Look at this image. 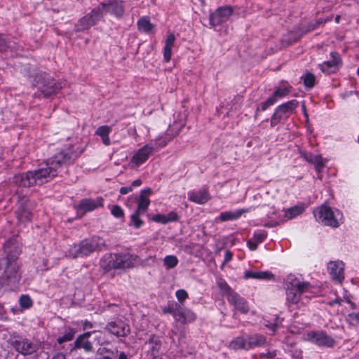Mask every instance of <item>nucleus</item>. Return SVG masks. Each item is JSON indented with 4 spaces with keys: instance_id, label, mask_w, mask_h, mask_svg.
Returning a JSON list of instances; mask_svg holds the SVG:
<instances>
[{
    "instance_id": "f257e3e1",
    "label": "nucleus",
    "mask_w": 359,
    "mask_h": 359,
    "mask_svg": "<svg viewBox=\"0 0 359 359\" xmlns=\"http://www.w3.org/2000/svg\"><path fill=\"white\" fill-rule=\"evenodd\" d=\"M77 157V154L71 149L63 150L40 164L38 169L15 175L13 182L18 186L23 187L41 184L43 180L56 176L59 168L72 163Z\"/></svg>"
},
{
    "instance_id": "f03ea898",
    "label": "nucleus",
    "mask_w": 359,
    "mask_h": 359,
    "mask_svg": "<svg viewBox=\"0 0 359 359\" xmlns=\"http://www.w3.org/2000/svg\"><path fill=\"white\" fill-rule=\"evenodd\" d=\"M21 252L17 238H11L4 245L5 257L0 259V271L4 269L0 276V287L5 290H14L21 278L20 264L18 262Z\"/></svg>"
},
{
    "instance_id": "7ed1b4c3",
    "label": "nucleus",
    "mask_w": 359,
    "mask_h": 359,
    "mask_svg": "<svg viewBox=\"0 0 359 359\" xmlns=\"http://www.w3.org/2000/svg\"><path fill=\"white\" fill-rule=\"evenodd\" d=\"M104 249H106L105 241L100 237L93 236L70 246L68 256L73 259L83 258Z\"/></svg>"
},
{
    "instance_id": "20e7f679",
    "label": "nucleus",
    "mask_w": 359,
    "mask_h": 359,
    "mask_svg": "<svg viewBox=\"0 0 359 359\" xmlns=\"http://www.w3.org/2000/svg\"><path fill=\"white\" fill-rule=\"evenodd\" d=\"M32 85L37 88L41 95L43 97H49L55 94L62 88L60 83L45 72H38L32 76L31 80Z\"/></svg>"
},
{
    "instance_id": "39448f33",
    "label": "nucleus",
    "mask_w": 359,
    "mask_h": 359,
    "mask_svg": "<svg viewBox=\"0 0 359 359\" xmlns=\"http://www.w3.org/2000/svg\"><path fill=\"white\" fill-rule=\"evenodd\" d=\"M285 281L287 300L293 304L298 303L301 294L309 290V283L302 282L293 274L287 276Z\"/></svg>"
},
{
    "instance_id": "423d86ee",
    "label": "nucleus",
    "mask_w": 359,
    "mask_h": 359,
    "mask_svg": "<svg viewBox=\"0 0 359 359\" xmlns=\"http://www.w3.org/2000/svg\"><path fill=\"white\" fill-rule=\"evenodd\" d=\"M298 105L297 100H292L278 106L271 116V126L274 127L281 121H286Z\"/></svg>"
},
{
    "instance_id": "0eeeda50",
    "label": "nucleus",
    "mask_w": 359,
    "mask_h": 359,
    "mask_svg": "<svg viewBox=\"0 0 359 359\" xmlns=\"http://www.w3.org/2000/svg\"><path fill=\"white\" fill-rule=\"evenodd\" d=\"M9 344L18 353L27 355H31L36 352L37 348L36 346L27 339L21 336H13L9 339Z\"/></svg>"
},
{
    "instance_id": "6e6552de",
    "label": "nucleus",
    "mask_w": 359,
    "mask_h": 359,
    "mask_svg": "<svg viewBox=\"0 0 359 359\" xmlns=\"http://www.w3.org/2000/svg\"><path fill=\"white\" fill-rule=\"evenodd\" d=\"M102 17V8L97 6L94 8L90 13L86 15L81 18L76 25V31L83 32L88 29L90 27L95 25Z\"/></svg>"
},
{
    "instance_id": "1a4fd4ad",
    "label": "nucleus",
    "mask_w": 359,
    "mask_h": 359,
    "mask_svg": "<svg viewBox=\"0 0 359 359\" xmlns=\"http://www.w3.org/2000/svg\"><path fill=\"white\" fill-rule=\"evenodd\" d=\"M316 220L324 223L325 225L337 227L339 223L330 207L322 205L313 212Z\"/></svg>"
},
{
    "instance_id": "9d476101",
    "label": "nucleus",
    "mask_w": 359,
    "mask_h": 359,
    "mask_svg": "<svg viewBox=\"0 0 359 359\" xmlns=\"http://www.w3.org/2000/svg\"><path fill=\"white\" fill-rule=\"evenodd\" d=\"M306 339L318 346L332 348L336 341L326 332L323 331H311L306 334Z\"/></svg>"
},
{
    "instance_id": "9b49d317",
    "label": "nucleus",
    "mask_w": 359,
    "mask_h": 359,
    "mask_svg": "<svg viewBox=\"0 0 359 359\" xmlns=\"http://www.w3.org/2000/svg\"><path fill=\"white\" fill-rule=\"evenodd\" d=\"M136 257L130 254H116L111 257L109 266L113 269H126L133 267Z\"/></svg>"
},
{
    "instance_id": "f8f14e48",
    "label": "nucleus",
    "mask_w": 359,
    "mask_h": 359,
    "mask_svg": "<svg viewBox=\"0 0 359 359\" xmlns=\"http://www.w3.org/2000/svg\"><path fill=\"white\" fill-rule=\"evenodd\" d=\"M233 12V7L224 6L219 7L210 15V24L212 27L220 25L226 22Z\"/></svg>"
},
{
    "instance_id": "ddd939ff",
    "label": "nucleus",
    "mask_w": 359,
    "mask_h": 359,
    "mask_svg": "<svg viewBox=\"0 0 359 359\" xmlns=\"http://www.w3.org/2000/svg\"><path fill=\"white\" fill-rule=\"evenodd\" d=\"M34 203L29 199L22 198L18 203L16 215L18 220L22 223L29 222L32 219Z\"/></svg>"
},
{
    "instance_id": "4468645a",
    "label": "nucleus",
    "mask_w": 359,
    "mask_h": 359,
    "mask_svg": "<svg viewBox=\"0 0 359 359\" xmlns=\"http://www.w3.org/2000/svg\"><path fill=\"white\" fill-rule=\"evenodd\" d=\"M105 330L117 337H125L130 332L129 325L121 319L109 322Z\"/></svg>"
},
{
    "instance_id": "2eb2a0df",
    "label": "nucleus",
    "mask_w": 359,
    "mask_h": 359,
    "mask_svg": "<svg viewBox=\"0 0 359 359\" xmlns=\"http://www.w3.org/2000/svg\"><path fill=\"white\" fill-rule=\"evenodd\" d=\"M331 60L325 61L319 65V68L325 74H331L337 71L339 66L341 64V60L337 52H331Z\"/></svg>"
},
{
    "instance_id": "dca6fc26",
    "label": "nucleus",
    "mask_w": 359,
    "mask_h": 359,
    "mask_svg": "<svg viewBox=\"0 0 359 359\" xmlns=\"http://www.w3.org/2000/svg\"><path fill=\"white\" fill-rule=\"evenodd\" d=\"M344 263L341 261H331L327 264V270L332 280L341 283L344 276Z\"/></svg>"
},
{
    "instance_id": "f3484780",
    "label": "nucleus",
    "mask_w": 359,
    "mask_h": 359,
    "mask_svg": "<svg viewBox=\"0 0 359 359\" xmlns=\"http://www.w3.org/2000/svg\"><path fill=\"white\" fill-rule=\"evenodd\" d=\"M92 335V332H86L78 336L74 341V349H83L86 353L93 351V346L89 338Z\"/></svg>"
},
{
    "instance_id": "a211bd4d",
    "label": "nucleus",
    "mask_w": 359,
    "mask_h": 359,
    "mask_svg": "<svg viewBox=\"0 0 359 359\" xmlns=\"http://www.w3.org/2000/svg\"><path fill=\"white\" fill-rule=\"evenodd\" d=\"M175 320L182 324H187L194 322L196 318V315L189 309H183L180 304L178 309L175 313Z\"/></svg>"
},
{
    "instance_id": "6ab92c4d",
    "label": "nucleus",
    "mask_w": 359,
    "mask_h": 359,
    "mask_svg": "<svg viewBox=\"0 0 359 359\" xmlns=\"http://www.w3.org/2000/svg\"><path fill=\"white\" fill-rule=\"evenodd\" d=\"M98 6L101 7L102 12L103 10H106L118 17L122 16L124 13L123 1L120 0H109V2H103Z\"/></svg>"
},
{
    "instance_id": "aec40b11",
    "label": "nucleus",
    "mask_w": 359,
    "mask_h": 359,
    "mask_svg": "<svg viewBox=\"0 0 359 359\" xmlns=\"http://www.w3.org/2000/svg\"><path fill=\"white\" fill-rule=\"evenodd\" d=\"M103 199L97 198V199L84 198L80 201L79 205L76 207L77 211H83L82 215L88 211H92L98 207H102Z\"/></svg>"
},
{
    "instance_id": "412c9836",
    "label": "nucleus",
    "mask_w": 359,
    "mask_h": 359,
    "mask_svg": "<svg viewBox=\"0 0 359 359\" xmlns=\"http://www.w3.org/2000/svg\"><path fill=\"white\" fill-rule=\"evenodd\" d=\"M228 302L233 305L235 309L243 313H247L249 311V306L246 300L241 297L238 293H231L227 299Z\"/></svg>"
},
{
    "instance_id": "4be33fe9",
    "label": "nucleus",
    "mask_w": 359,
    "mask_h": 359,
    "mask_svg": "<svg viewBox=\"0 0 359 359\" xmlns=\"http://www.w3.org/2000/svg\"><path fill=\"white\" fill-rule=\"evenodd\" d=\"M153 148L149 145H145L140 149L132 157L131 162L136 166L144 163L152 153Z\"/></svg>"
},
{
    "instance_id": "5701e85b",
    "label": "nucleus",
    "mask_w": 359,
    "mask_h": 359,
    "mask_svg": "<svg viewBox=\"0 0 359 359\" xmlns=\"http://www.w3.org/2000/svg\"><path fill=\"white\" fill-rule=\"evenodd\" d=\"M188 198L189 201L198 204H204L209 200L208 192L205 189H201L198 191L188 192Z\"/></svg>"
},
{
    "instance_id": "b1692460",
    "label": "nucleus",
    "mask_w": 359,
    "mask_h": 359,
    "mask_svg": "<svg viewBox=\"0 0 359 359\" xmlns=\"http://www.w3.org/2000/svg\"><path fill=\"white\" fill-rule=\"evenodd\" d=\"M304 158L308 162L312 163L316 166V170L320 173L323 167L325 166V163L323 161V158L320 155H314L311 153H304Z\"/></svg>"
},
{
    "instance_id": "393cba45",
    "label": "nucleus",
    "mask_w": 359,
    "mask_h": 359,
    "mask_svg": "<svg viewBox=\"0 0 359 359\" xmlns=\"http://www.w3.org/2000/svg\"><path fill=\"white\" fill-rule=\"evenodd\" d=\"M248 346L247 348H252L255 347H259L264 345L266 341V339L262 334H253L248 336L247 338Z\"/></svg>"
},
{
    "instance_id": "a878e982",
    "label": "nucleus",
    "mask_w": 359,
    "mask_h": 359,
    "mask_svg": "<svg viewBox=\"0 0 359 359\" xmlns=\"http://www.w3.org/2000/svg\"><path fill=\"white\" fill-rule=\"evenodd\" d=\"M175 41V36L174 34H170L165 43L163 56L165 62H169L172 56V48L173 47Z\"/></svg>"
},
{
    "instance_id": "bb28decb",
    "label": "nucleus",
    "mask_w": 359,
    "mask_h": 359,
    "mask_svg": "<svg viewBox=\"0 0 359 359\" xmlns=\"http://www.w3.org/2000/svg\"><path fill=\"white\" fill-rule=\"evenodd\" d=\"M137 27L140 32L147 34L154 33V25L151 23L148 17H142L137 21Z\"/></svg>"
},
{
    "instance_id": "cd10ccee",
    "label": "nucleus",
    "mask_w": 359,
    "mask_h": 359,
    "mask_svg": "<svg viewBox=\"0 0 359 359\" xmlns=\"http://www.w3.org/2000/svg\"><path fill=\"white\" fill-rule=\"evenodd\" d=\"M247 210L239 209L234 212H223L220 214L219 219L222 222L234 220L239 218L243 213L247 212Z\"/></svg>"
},
{
    "instance_id": "c85d7f7f",
    "label": "nucleus",
    "mask_w": 359,
    "mask_h": 359,
    "mask_svg": "<svg viewBox=\"0 0 359 359\" xmlns=\"http://www.w3.org/2000/svg\"><path fill=\"white\" fill-rule=\"evenodd\" d=\"M273 275L268 271H259L255 272L252 271H246L245 272V278H255V279H271Z\"/></svg>"
},
{
    "instance_id": "c756f323",
    "label": "nucleus",
    "mask_w": 359,
    "mask_h": 359,
    "mask_svg": "<svg viewBox=\"0 0 359 359\" xmlns=\"http://www.w3.org/2000/svg\"><path fill=\"white\" fill-rule=\"evenodd\" d=\"M76 333V329L70 327H65L63 334L57 339V342L59 344H62L65 342L70 341L74 338Z\"/></svg>"
},
{
    "instance_id": "7c9ffc66",
    "label": "nucleus",
    "mask_w": 359,
    "mask_h": 359,
    "mask_svg": "<svg viewBox=\"0 0 359 359\" xmlns=\"http://www.w3.org/2000/svg\"><path fill=\"white\" fill-rule=\"evenodd\" d=\"M137 203V208L135 211L144 214L147 212L150 205V200L146 196L140 195Z\"/></svg>"
},
{
    "instance_id": "2f4dec72",
    "label": "nucleus",
    "mask_w": 359,
    "mask_h": 359,
    "mask_svg": "<svg viewBox=\"0 0 359 359\" xmlns=\"http://www.w3.org/2000/svg\"><path fill=\"white\" fill-rule=\"evenodd\" d=\"M118 353L117 348H109L106 346H101L97 351V355L98 356H110L116 358Z\"/></svg>"
},
{
    "instance_id": "473e14b6",
    "label": "nucleus",
    "mask_w": 359,
    "mask_h": 359,
    "mask_svg": "<svg viewBox=\"0 0 359 359\" xmlns=\"http://www.w3.org/2000/svg\"><path fill=\"white\" fill-rule=\"evenodd\" d=\"M248 340L245 339L243 337H237L236 339L232 341L230 344V347L233 349H240L243 348L245 350H248L247 348L248 346Z\"/></svg>"
},
{
    "instance_id": "72a5a7b5",
    "label": "nucleus",
    "mask_w": 359,
    "mask_h": 359,
    "mask_svg": "<svg viewBox=\"0 0 359 359\" xmlns=\"http://www.w3.org/2000/svg\"><path fill=\"white\" fill-rule=\"evenodd\" d=\"M325 21L320 18L314 22H310L306 26L302 28V34H307L316 29H317L320 25L324 24Z\"/></svg>"
},
{
    "instance_id": "f704fd0d",
    "label": "nucleus",
    "mask_w": 359,
    "mask_h": 359,
    "mask_svg": "<svg viewBox=\"0 0 359 359\" xmlns=\"http://www.w3.org/2000/svg\"><path fill=\"white\" fill-rule=\"evenodd\" d=\"M141 215H142V213L137 212V211H135L133 214H132L130 216V222L129 225L133 226L135 229L140 228L144 224V222L140 219Z\"/></svg>"
},
{
    "instance_id": "c9c22d12",
    "label": "nucleus",
    "mask_w": 359,
    "mask_h": 359,
    "mask_svg": "<svg viewBox=\"0 0 359 359\" xmlns=\"http://www.w3.org/2000/svg\"><path fill=\"white\" fill-rule=\"evenodd\" d=\"M303 210L304 208L299 206L292 207L285 210L284 216L286 218L291 219L296 216L299 215L303 212Z\"/></svg>"
},
{
    "instance_id": "e433bc0d",
    "label": "nucleus",
    "mask_w": 359,
    "mask_h": 359,
    "mask_svg": "<svg viewBox=\"0 0 359 359\" xmlns=\"http://www.w3.org/2000/svg\"><path fill=\"white\" fill-rule=\"evenodd\" d=\"M304 84L306 88H313L315 86L316 77L315 75L311 72L306 73L305 75L302 76Z\"/></svg>"
},
{
    "instance_id": "4c0bfd02",
    "label": "nucleus",
    "mask_w": 359,
    "mask_h": 359,
    "mask_svg": "<svg viewBox=\"0 0 359 359\" xmlns=\"http://www.w3.org/2000/svg\"><path fill=\"white\" fill-rule=\"evenodd\" d=\"M276 102H274L273 97H269L265 102H262L259 105H258L256 108V112L255 114V118H256L258 116V112L259 110L265 111L270 106L274 104Z\"/></svg>"
},
{
    "instance_id": "58836bf2",
    "label": "nucleus",
    "mask_w": 359,
    "mask_h": 359,
    "mask_svg": "<svg viewBox=\"0 0 359 359\" xmlns=\"http://www.w3.org/2000/svg\"><path fill=\"white\" fill-rule=\"evenodd\" d=\"M218 286L224 296H226L228 299V297L230 296L231 293H234L235 292L228 285V284L224 280H220L218 282Z\"/></svg>"
},
{
    "instance_id": "ea45409f",
    "label": "nucleus",
    "mask_w": 359,
    "mask_h": 359,
    "mask_svg": "<svg viewBox=\"0 0 359 359\" xmlns=\"http://www.w3.org/2000/svg\"><path fill=\"white\" fill-rule=\"evenodd\" d=\"M179 304L175 302H169L168 306L162 309L163 313H171L172 316H175L177 309H178Z\"/></svg>"
},
{
    "instance_id": "a19ab883",
    "label": "nucleus",
    "mask_w": 359,
    "mask_h": 359,
    "mask_svg": "<svg viewBox=\"0 0 359 359\" xmlns=\"http://www.w3.org/2000/svg\"><path fill=\"white\" fill-rule=\"evenodd\" d=\"M178 264V259L176 256L168 255L164 258V264L168 269H172Z\"/></svg>"
},
{
    "instance_id": "79ce46f5",
    "label": "nucleus",
    "mask_w": 359,
    "mask_h": 359,
    "mask_svg": "<svg viewBox=\"0 0 359 359\" xmlns=\"http://www.w3.org/2000/svg\"><path fill=\"white\" fill-rule=\"evenodd\" d=\"M20 305L23 309H29L32 306V300L29 295L22 294L19 299Z\"/></svg>"
},
{
    "instance_id": "37998d69",
    "label": "nucleus",
    "mask_w": 359,
    "mask_h": 359,
    "mask_svg": "<svg viewBox=\"0 0 359 359\" xmlns=\"http://www.w3.org/2000/svg\"><path fill=\"white\" fill-rule=\"evenodd\" d=\"M267 236V232L264 230L256 231L253 235V239L259 244L264 241Z\"/></svg>"
},
{
    "instance_id": "c03bdc74",
    "label": "nucleus",
    "mask_w": 359,
    "mask_h": 359,
    "mask_svg": "<svg viewBox=\"0 0 359 359\" xmlns=\"http://www.w3.org/2000/svg\"><path fill=\"white\" fill-rule=\"evenodd\" d=\"M289 93V90L286 88H278L271 97H273L274 102H276L278 99L285 97Z\"/></svg>"
},
{
    "instance_id": "a18cd8bd",
    "label": "nucleus",
    "mask_w": 359,
    "mask_h": 359,
    "mask_svg": "<svg viewBox=\"0 0 359 359\" xmlns=\"http://www.w3.org/2000/svg\"><path fill=\"white\" fill-rule=\"evenodd\" d=\"M281 323H282V319H280L278 316H276L274 320V322H273V323L268 322V323L265 324V326L266 327H268L269 329L275 332L278 329V327L281 325Z\"/></svg>"
},
{
    "instance_id": "49530a36",
    "label": "nucleus",
    "mask_w": 359,
    "mask_h": 359,
    "mask_svg": "<svg viewBox=\"0 0 359 359\" xmlns=\"http://www.w3.org/2000/svg\"><path fill=\"white\" fill-rule=\"evenodd\" d=\"M110 130H111V128L109 126H100L96 130L95 134L100 136L101 137H106V136L109 135Z\"/></svg>"
},
{
    "instance_id": "de8ad7c7",
    "label": "nucleus",
    "mask_w": 359,
    "mask_h": 359,
    "mask_svg": "<svg viewBox=\"0 0 359 359\" xmlns=\"http://www.w3.org/2000/svg\"><path fill=\"white\" fill-rule=\"evenodd\" d=\"M111 212L116 218L122 217L124 215L123 210L118 205H115L112 207Z\"/></svg>"
},
{
    "instance_id": "09e8293b",
    "label": "nucleus",
    "mask_w": 359,
    "mask_h": 359,
    "mask_svg": "<svg viewBox=\"0 0 359 359\" xmlns=\"http://www.w3.org/2000/svg\"><path fill=\"white\" fill-rule=\"evenodd\" d=\"M347 320L352 325L359 324V312L349 313L347 316Z\"/></svg>"
},
{
    "instance_id": "8fccbe9b",
    "label": "nucleus",
    "mask_w": 359,
    "mask_h": 359,
    "mask_svg": "<svg viewBox=\"0 0 359 359\" xmlns=\"http://www.w3.org/2000/svg\"><path fill=\"white\" fill-rule=\"evenodd\" d=\"M176 297L178 301L182 304L185 299L188 297V293L186 290L183 289L178 290L176 293Z\"/></svg>"
},
{
    "instance_id": "3c124183",
    "label": "nucleus",
    "mask_w": 359,
    "mask_h": 359,
    "mask_svg": "<svg viewBox=\"0 0 359 359\" xmlns=\"http://www.w3.org/2000/svg\"><path fill=\"white\" fill-rule=\"evenodd\" d=\"M92 335H94L95 340L97 341V343L100 345H102L105 343L104 335L102 332L100 331H92Z\"/></svg>"
},
{
    "instance_id": "603ef678",
    "label": "nucleus",
    "mask_w": 359,
    "mask_h": 359,
    "mask_svg": "<svg viewBox=\"0 0 359 359\" xmlns=\"http://www.w3.org/2000/svg\"><path fill=\"white\" fill-rule=\"evenodd\" d=\"M9 42L0 34V52H4L10 48Z\"/></svg>"
},
{
    "instance_id": "864d4df0",
    "label": "nucleus",
    "mask_w": 359,
    "mask_h": 359,
    "mask_svg": "<svg viewBox=\"0 0 359 359\" xmlns=\"http://www.w3.org/2000/svg\"><path fill=\"white\" fill-rule=\"evenodd\" d=\"M166 216V223L177 221L179 216L175 212H170Z\"/></svg>"
},
{
    "instance_id": "5fc2aeb1",
    "label": "nucleus",
    "mask_w": 359,
    "mask_h": 359,
    "mask_svg": "<svg viewBox=\"0 0 359 359\" xmlns=\"http://www.w3.org/2000/svg\"><path fill=\"white\" fill-rule=\"evenodd\" d=\"M153 220L158 223L167 224L165 215L157 214L153 217Z\"/></svg>"
},
{
    "instance_id": "6e6d98bb",
    "label": "nucleus",
    "mask_w": 359,
    "mask_h": 359,
    "mask_svg": "<svg viewBox=\"0 0 359 359\" xmlns=\"http://www.w3.org/2000/svg\"><path fill=\"white\" fill-rule=\"evenodd\" d=\"M233 254L230 250H226L224 254V260L222 263V266L228 263L232 259Z\"/></svg>"
},
{
    "instance_id": "4d7b16f0",
    "label": "nucleus",
    "mask_w": 359,
    "mask_h": 359,
    "mask_svg": "<svg viewBox=\"0 0 359 359\" xmlns=\"http://www.w3.org/2000/svg\"><path fill=\"white\" fill-rule=\"evenodd\" d=\"M262 358H266L268 359H272L276 356V351H268L267 353H261Z\"/></svg>"
},
{
    "instance_id": "13d9d810",
    "label": "nucleus",
    "mask_w": 359,
    "mask_h": 359,
    "mask_svg": "<svg viewBox=\"0 0 359 359\" xmlns=\"http://www.w3.org/2000/svg\"><path fill=\"white\" fill-rule=\"evenodd\" d=\"M248 248L251 250H255L257 248L258 243L254 240H249L247 243Z\"/></svg>"
},
{
    "instance_id": "bf43d9fd",
    "label": "nucleus",
    "mask_w": 359,
    "mask_h": 359,
    "mask_svg": "<svg viewBox=\"0 0 359 359\" xmlns=\"http://www.w3.org/2000/svg\"><path fill=\"white\" fill-rule=\"evenodd\" d=\"M133 191V189H132V187L130 186H128V187H123L120 189V194H122V195H125V194H127L128 193L130 192Z\"/></svg>"
},
{
    "instance_id": "052dcab7",
    "label": "nucleus",
    "mask_w": 359,
    "mask_h": 359,
    "mask_svg": "<svg viewBox=\"0 0 359 359\" xmlns=\"http://www.w3.org/2000/svg\"><path fill=\"white\" fill-rule=\"evenodd\" d=\"M280 224V222H273V221H271V222H266L264 224V226L265 227H268V228H271V227H275L278 225Z\"/></svg>"
},
{
    "instance_id": "680f3d73",
    "label": "nucleus",
    "mask_w": 359,
    "mask_h": 359,
    "mask_svg": "<svg viewBox=\"0 0 359 359\" xmlns=\"http://www.w3.org/2000/svg\"><path fill=\"white\" fill-rule=\"evenodd\" d=\"M152 190L150 188L144 189L142 190L140 195H144L148 198V196L151 194Z\"/></svg>"
},
{
    "instance_id": "e2e57ef3",
    "label": "nucleus",
    "mask_w": 359,
    "mask_h": 359,
    "mask_svg": "<svg viewBox=\"0 0 359 359\" xmlns=\"http://www.w3.org/2000/svg\"><path fill=\"white\" fill-rule=\"evenodd\" d=\"M142 183V181L140 179L135 180L133 182L130 187H132V189H133L134 187H140Z\"/></svg>"
},
{
    "instance_id": "0e129e2a",
    "label": "nucleus",
    "mask_w": 359,
    "mask_h": 359,
    "mask_svg": "<svg viewBox=\"0 0 359 359\" xmlns=\"http://www.w3.org/2000/svg\"><path fill=\"white\" fill-rule=\"evenodd\" d=\"M52 359H66V357L63 353H57L52 358Z\"/></svg>"
},
{
    "instance_id": "69168bd1",
    "label": "nucleus",
    "mask_w": 359,
    "mask_h": 359,
    "mask_svg": "<svg viewBox=\"0 0 359 359\" xmlns=\"http://www.w3.org/2000/svg\"><path fill=\"white\" fill-rule=\"evenodd\" d=\"M83 327L84 330L92 328L93 324L90 322L86 320L83 324Z\"/></svg>"
},
{
    "instance_id": "338daca9",
    "label": "nucleus",
    "mask_w": 359,
    "mask_h": 359,
    "mask_svg": "<svg viewBox=\"0 0 359 359\" xmlns=\"http://www.w3.org/2000/svg\"><path fill=\"white\" fill-rule=\"evenodd\" d=\"M102 142L103 143L105 144V145H109L110 144V140H109V135L106 136V137H102Z\"/></svg>"
},
{
    "instance_id": "774afa93",
    "label": "nucleus",
    "mask_w": 359,
    "mask_h": 359,
    "mask_svg": "<svg viewBox=\"0 0 359 359\" xmlns=\"http://www.w3.org/2000/svg\"><path fill=\"white\" fill-rule=\"evenodd\" d=\"M116 358H114V357H110V356H108V355H106V356H98V355H96V358L95 359H115Z\"/></svg>"
}]
</instances>
